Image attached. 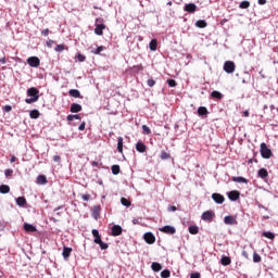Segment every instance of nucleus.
I'll return each instance as SVG.
<instances>
[{"label": "nucleus", "mask_w": 278, "mask_h": 278, "mask_svg": "<svg viewBox=\"0 0 278 278\" xmlns=\"http://www.w3.org/2000/svg\"><path fill=\"white\" fill-rule=\"evenodd\" d=\"M39 94H40V90H38V88L36 87H31L27 89V97H31V98H26L25 103H28V104L36 103V101L40 99Z\"/></svg>", "instance_id": "obj_1"}, {"label": "nucleus", "mask_w": 278, "mask_h": 278, "mask_svg": "<svg viewBox=\"0 0 278 278\" xmlns=\"http://www.w3.org/2000/svg\"><path fill=\"white\" fill-rule=\"evenodd\" d=\"M91 233H92V236H93V238H94V239H93L94 244H99V247H100V249H101L102 251H106V249L110 248V245H109L108 243H104L103 240H101V235H99V230L93 229V230L91 231Z\"/></svg>", "instance_id": "obj_2"}, {"label": "nucleus", "mask_w": 278, "mask_h": 278, "mask_svg": "<svg viewBox=\"0 0 278 278\" xmlns=\"http://www.w3.org/2000/svg\"><path fill=\"white\" fill-rule=\"evenodd\" d=\"M261 155L264 160H270L273 156V150L265 142L261 143Z\"/></svg>", "instance_id": "obj_3"}, {"label": "nucleus", "mask_w": 278, "mask_h": 278, "mask_svg": "<svg viewBox=\"0 0 278 278\" xmlns=\"http://www.w3.org/2000/svg\"><path fill=\"white\" fill-rule=\"evenodd\" d=\"M224 71L231 75V73H236V63L233 61H226L224 63Z\"/></svg>", "instance_id": "obj_4"}, {"label": "nucleus", "mask_w": 278, "mask_h": 278, "mask_svg": "<svg viewBox=\"0 0 278 278\" xmlns=\"http://www.w3.org/2000/svg\"><path fill=\"white\" fill-rule=\"evenodd\" d=\"M201 218L202 220H205V223H212V220L216 218V214L214 213V211H205L202 214Z\"/></svg>", "instance_id": "obj_5"}, {"label": "nucleus", "mask_w": 278, "mask_h": 278, "mask_svg": "<svg viewBox=\"0 0 278 278\" xmlns=\"http://www.w3.org/2000/svg\"><path fill=\"white\" fill-rule=\"evenodd\" d=\"M27 64L31 66V68H38V66H40V59H38V56H30L27 59Z\"/></svg>", "instance_id": "obj_6"}, {"label": "nucleus", "mask_w": 278, "mask_h": 278, "mask_svg": "<svg viewBox=\"0 0 278 278\" xmlns=\"http://www.w3.org/2000/svg\"><path fill=\"white\" fill-rule=\"evenodd\" d=\"M159 230L162 231V233H167L169 236L177 233V229H175V227H173V226H164V227L160 228Z\"/></svg>", "instance_id": "obj_7"}, {"label": "nucleus", "mask_w": 278, "mask_h": 278, "mask_svg": "<svg viewBox=\"0 0 278 278\" xmlns=\"http://www.w3.org/2000/svg\"><path fill=\"white\" fill-rule=\"evenodd\" d=\"M143 239L147 244H155V236L153 235V232H146L143 235Z\"/></svg>", "instance_id": "obj_8"}, {"label": "nucleus", "mask_w": 278, "mask_h": 278, "mask_svg": "<svg viewBox=\"0 0 278 278\" xmlns=\"http://www.w3.org/2000/svg\"><path fill=\"white\" fill-rule=\"evenodd\" d=\"M212 199L213 201H215V203H217L218 205H223V203H225V195L220 194V193H213L212 194Z\"/></svg>", "instance_id": "obj_9"}, {"label": "nucleus", "mask_w": 278, "mask_h": 278, "mask_svg": "<svg viewBox=\"0 0 278 278\" xmlns=\"http://www.w3.org/2000/svg\"><path fill=\"white\" fill-rule=\"evenodd\" d=\"M184 11L188 12L189 14H194V12H197V4L194 3L185 4Z\"/></svg>", "instance_id": "obj_10"}, {"label": "nucleus", "mask_w": 278, "mask_h": 278, "mask_svg": "<svg viewBox=\"0 0 278 278\" xmlns=\"http://www.w3.org/2000/svg\"><path fill=\"white\" fill-rule=\"evenodd\" d=\"M227 195L230 201H238V199H240V191H237V190L229 191Z\"/></svg>", "instance_id": "obj_11"}, {"label": "nucleus", "mask_w": 278, "mask_h": 278, "mask_svg": "<svg viewBox=\"0 0 278 278\" xmlns=\"http://www.w3.org/2000/svg\"><path fill=\"white\" fill-rule=\"evenodd\" d=\"M111 233L112 236L116 237V236H121L123 233V227L118 226V225H114L111 229Z\"/></svg>", "instance_id": "obj_12"}, {"label": "nucleus", "mask_w": 278, "mask_h": 278, "mask_svg": "<svg viewBox=\"0 0 278 278\" xmlns=\"http://www.w3.org/2000/svg\"><path fill=\"white\" fill-rule=\"evenodd\" d=\"M103 29H105V24H96V28H94L96 36H103Z\"/></svg>", "instance_id": "obj_13"}, {"label": "nucleus", "mask_w": 278, "mask_h": 278, "mask_svg": "<svg viewBox=\"0 0 278 278\" xmlns=\"http://www.w3.org/2000/svg\"><path fill=\"white\" fill-rule=\"evenodd\" d=\"M225 225H238V220H236V217L228 215L224 218Z\"/></svg>", "instance_id": "obj_14"}, {"label": "nucleus", "mask_w": 278, "mask_h": 278, "mask_svg": "<svg viewBox=\"0 0 278 278\" xmlns=\"http://www.w3.org/2000/svg\"><path fill=\"white\" fill-rule=\"evenodd\" d=\"M70 97H73L74 99H84V96H81V92L77 89H71L68 91Z\"/></svg>", "instance_id": "obj_15"}, {"label": "nucleus", "mask_w": 278, "mask_h": 278, "mask_svg": "<svg viewBox=\"0 0 278 278\" xmlns=\"http://www.w3.org/2000/svg\"><path fill=\"white\" fill-rule=\"evenodd\" d=\"M136 151H138V153H144L147 151V146L144 144V142L138 141L136 143Z\"/></svg>", "instance_id": "obj_16"}, {"label": "nucleus", "mask_w": 278, "mask_h": 278, "mask_svg": "<svg viewBox=\"0 0 278 278\" xmlns=\"http://www.w3.org/2000/svg\"><path fill=\"white\" fill-rule=\"evenodd\" d=\"M70 112L73 114H77V112H81V104L72 103Z\"/></svg>", "instance_id": "obj_17"}, {"label": "nucleus", "mask_w": 278, "mask_h": 278, "mask_svg": "<svg viewBox=\"0 0 278 278\" xmlns=\"http://www.w3.org/2000/svg\"><path fill=\"white\" fill-rule=\"evenodd\" d=\"M24 230L26 231V233H34V231H36V228L34 225L25 223Z\"/></svg>", "instance_id": "obj_18"}, {"label": "nucleus", "mask_w": 278, "mask_h": 278, "mask_svg": "<svg viewBox=\"0 0 278 278\" xmlns=\"http://www.w3.org/2000/svg\"><path fill=\"white\" fill-rule=\"evenodd\" d=\"M37 184H38L39 186H47V184H48L47 176H45V175H39V176L37 177Z\"/></svg>", "instance_id": "obj_19"}, {"label": "nucleus", "mask_w": 278, "mask_h": 278, "mask_svg": "<svg viewBox=\"0 0 278 278\" xmlns=\"http://www.w3.org/2000/svg\"><path fill=\"white\" fill-rule=\"evenodd\" d=\"M92 216H93V218H96V220H97V218H99V216H101V206H99V205L93 206Z\"/></svg>", "instance_id": "obj_20"}, {"label": "nucleus", "mask_w": 278, "mask_h": 278, "mask_svg": "<svg viewBox=\"0 0 278 278\" xmlns=\"http://www.w3.org/2000/svg\"><path fill=\"white\" fill-rule=\"evenodd\" d=\"M26 204H27V199H25V197H18L16 199V205H18L20 207H25Z\"/></svg>", "instance_id": "obj_21"}, {"label": "nucleus", "mask_w": 278, "mask_h": 278, "mask_svg": "<svg viewBox=\"0 0 278 278\" xmlns=\"http://www.w3.org/2000/svg\"><path fill=\"white\" fill-rule=\"evenodd\" d=\"M232 181H235L236 184H249V180H247V178L242 176H239V177L233 176Z\"/></svg>", "instance_id": "obj_22"}, {"label": "nucleus", "mask_w": 278, "mask_h": 278, "mask_svg": "<svg viewBox=\"0 0 278 278\" xmlns=\"http://www.w3.org/2000/svg\"><path fill=\"white\" fill-rule=\"evenodd\" d=\"M71 253H73V248H63V257L66 260L67 257H71Z\"/></svg>", "instance_id": "obj_23"}, {"label": "nucleus", "mask_w": 278, "mask_h": 278, "mask_svg": "<svg viewBox=\"0 0 278 278\" xmlns=\"http://www.w3.org/2000/svg\"><path fill=\"white\" fill-rule=\"evenodd\" d=\"M198 114L199 116H207V114H210V111H207V108L205 106H200L198 109Z\"/></svg>", "instance_id": "obj_24"}, {"label": "nucleus", "mask_w": 278, "mask_h": 278, "mask_svg": "<svg viewBox=\"0 0 278 278\" xmlns=\"http://www.w3.org/2000/svg\"><path fill=\"white\" fill-rule=\"evenodd\" d=\"M195 27H199L200 29H205V27H207V22H205V20H199L195 22Z\"/></svg>", "instance_id": "obj_25"}, {"label": "nucleus", "mask_w": 278, "mask_h": 278, "mask_svg": "<svg viewBox=\"0 0 278 278\" xmlns=\"http://www.w3.org/2000/svg\"><path fill=\"white\" fill-rule=\"evenodd\" d=\"M151 268L154 273H160V270H162V264L154 262L152 263Z\"/></svg>", "instance_id": "obj_26"}, {"label": "nucleus", "mask_w": 278, "mask_h": 278, "mask_svg": "<svg viewBox=\"0 0 278 278\" xmlns=\"http://www.w3.org/2000/svg\"><path fill=\"white\" fill-rule=\"evenodd\" d=\"M220 264L223 266H229V264H231V257L229 256H223L220 260Z\"/></svg>", "instance_id": "obj_27"}, {"label": "nucleus", "mask_w": 278, "mask_h": 278, "mask_svg": "<svg viewBox=\"0 0 278 278\" xmlns=\"http://www.w3.org/2000/svg\"><path fill=\"white\" fill-rule=\"evenodd\" d=\"M258 177H261V179H266V177H268V170L266 168H261L258 170Z\"/></svg>", "instance_id": "obj_28"}, {"label": "nucleus", "mask_w": 278, "mask_h": 278, "mask_svg": "<svg viewBox=\"0 0 278 278\" xmlns=\"http://www.w3.org/2000/svg\"><path fill=\"white\" fill-rule=\"evenodd\" d=\"M149 47L151 51H157V39H152Z\"/></svg>", "instance_id": "obj_29"}, {"label": "nucleus", "mask_w": 278, "mask_h": 278, "mask_svg": "<svg viewBox=\"0 0 278 278\" xmlns=\"http://www.w3.org/2000/svg\"><path fill=\"white\" fill-rule=\"evenodd\" d=\"M10 192V186L8 185H1L0 186V193L1 194H8Z\"/></svg>", "instance_id": "obj_30"}, {"label": "nucleus", "mask_w": 278, "mask_h": 278, "mask_svg": "<svg viewBox=\"0 0 278 278\" xmlns=\"http://www.w3.org/2000/svg\"><path fill=\"white\" fill-rule=\"evenodd\" d=\"M117 151L118 153H123V137L117 138Z\"/></svg>", "instance_id": "obj_31"}, {"label": "nucleus", "mask_w": 278, "mask_h": 278, "mask_svg": "<svg viewBox=\"0 0 278 278\" xmlns=\"http://www.w3.org/2000/svg\"><path fill=\"white\" fill-rule=\"evenodd\" d=\"M29 116H30V118H40V111L33 110V111H30Z\"/></svg>", "instance_id": "obj_32"}, {"label": "nucleus", "mask_w": 278, "mask_h": 278, "mask_svg": "<svg viewBox=\"0 0 278 278\" xmlns=\"http://www.w3.org/2000/svg\"><path fill=\"white\" fill-rule=\"evenodd\" d=\"M239 8H240L241 10H247V9L251 8V2H249V1H242V2L239 4Z\"/></svg>", "instance_id": "obj_33"}, {"label": "nucleus", "mask_w": 278, "mask_h": 278, "mask_svg": "<svg viewBox=\"0 0 278 278\" xmlns=\"http://www.w3.org/2000/svg\"><path fill=\"white\" fill-rule=\"evenodd\" d=\"M211 97L213 98V99H218L219 101H220V99H223V93H220L219 91H213L212 93H211Z\"/></svg>", "instance_id": "obj_34"}, {"label": "nucleus", "mask_w": 278, "mask_h": 278, "mask_svg": "<svg viewBox=\"0 0 278 278\" xmlns=\"http://www.w3.org/2000/svg\"><path fill=\"white\" fill-rule=\"evenodd\" d=\"M189 233H191L192 236H197V233H199V227L198 226H190L189 227Z\"/></svg>", "instance_id": "obj_35"}, {"label": "nucleus", "mask_w": 278, "mask_h": 278, "mask_svg": "<svg viewBox=\"0 0 278 278\" xmlns=\"http://www.w3.org/2000/svg\"><path fill=\"white\" fill-rule=\"evenodd\" d=\"M121 203H122V205H124L125 207H130V206H131V201H129L127 198H122V199H121Z\"/></svg>", "instance_id": "obj_36"}, {"label": "nucleus", "mask_w": 278, "mask_h": 278, "mask_svg": "<svg viewBox=\"0 0 278 278\" xmlns=\"http://www.w3.org/2000/svg\"><path fill=\"white\" fill-rule=\"evenodd\" d=\"M111 170H112L113 175H118V173H121V166L119 165H113L111 167Z\"/></svg>", "instance_id": "obj_37"}, {"label": "nucleus", "mask_w": 278, "mask_h": 278, "mask_svg": "<svg viewBox=\"0 0 278 278\" xmlns=\"http://www.w3.org/2000/svg\"><path fill=\"white\" fill-rule=\"evenodd\" d=\"M264 238H268V240H275V233L268 231V232H263Z\"/></svg>", "instance_id": "obj_38"}, {"label": "nucleus", "mask_w": 278, "mask_h": 278, "mask_svg": "<svg viewBox=\"0 0 278 278\" xmlns=\"http://www.w3.org/2000/svg\"><path fill=\"white\" fill-rule=\"evenodd\" d=\"M253 262L255 264H258V262H262V256H260V254H257V252L253 253Z\"/></svg>", "instance_id": "obj_39"}, {"label": "nucleus", "mask_w": 278, "mask_h": 278, "mask_svg": "<svg viewBox=\"0 0 278 278\" xmlns=\"http://www.w3.org/2000/svg\"><path fill=\"white\" fill-rule=\"evenodd\" d=\"M169 88H177V81L175 79H167Z\"/></svg>", "instance_id": "obj_40"}, {"label": "nucleus", "mask_w": 278, "mask_h": 278, "mask_svg": "<svg viewBox=\"0 0 278 278\" xmlns=\"http://www.w3.org/2000/svg\"><path fill=\"white\" fill-rule=\"evenodd\" d=\"M161 160H170V153L162 151L161 152Z\"/></svg>", "instance_id": "obj_41"}, {"label": "nucleus", "mask_w": 278, "mask_h": 278, "mask_svg": "<svg viewBox=\"0 0 278 278\" xmlns=\"http://www.w3.org/2000/svg\"><path fill=\"white\" fill-rule=\"evenodd\" d=\"M75 59L78 60V62H86V55L81 53H77Z\"/></svg>", "instance_id": "obj_42"}, {"label": "nucleus", "mask_w": 278, "mask_h": 278, "mask_svg": "<svg viewBox=\"0 0 278 278\" xmlns=\"http://www.w3.org/2000/svg\"><path fill=\"white\" fill-rule=\"evenodd\" d=\"M67 121H81V116L79 115H68Z\"/></svg>", "instance_id": "obj_43"}, {"label": "nucleus", "mask_w": 278, "mask_h": 278, "mask_svg": "<svg viewBox=\"0 0 278 278\" xmlns=\"http://www.w3.org/2000/svg\"><path fill=\"white\" fill-rule=\"evenodd\" d=\"M161 277H162V278H168V277H170V270L164 269V270L161 273Z\"/></svg>", "instance_id": "obj_44"}, {"label": "nucleus", "mask_w": 278, "mask_h": 278, "mask_svg": "<svg viewBox=\"0 0 278 278\" xmlns=\"http://www.w3.org/2000/svg\"><path fill=\"white\" fill-rule=\"evenodd\" d=\"M142 131L143 134H146L147 136L151 135V128H149V126L143 125L142 126Z\"/></svg>", "instance_id": "obj_45"}, {"label": "nucleus", "mask_w": 278, "mask_h": 278, "mask_svg": "<svg viewBox=\"0 0 278 278\" xmlns=\"http://www.w3.org/2000/svg\"><path fill=\"white\" fill-rule=\"evenodd\" d=\"M104 49L105 48L103 46H100L96 50H93L92 53H94V55H99Z\"/></svg>", "instance_id": "obj_46"}, {"label": "nucleus", "mask_w": 278, "mask_h": 278, "mask_svg": "<svg viewBox=\"0 0 278 278\" xmlns=\"http://www.w3.org/2000/svg\"><path fill=\"white\" fill-rule=\"evenodd\" d=\"M147 84H148L149 88H153V86H155V80L153 78H150V79H148Z\"/></svg>", "instance_id": "obj_47"}, {"label": "nucleus", "mask_w": 278, "mask_h": 278, "mask_svg": "<svg viewBox=\"0 0 278 278\" xmlns=\"http://www.w3.org/2000/svg\"><path fill=\"white\" fill-rule=\"evenodd\" d=\"M13 174H14V169H5L4 172L5 177H12Z\"/></svg>", "instance_id": "obj_48"}, {"label": "nucleus", "mask_w": 278, "mask_h": 278, "mask_svg": "<svg viewBox=\"0 0 278 278\" xmlns=\"http://www.w3.org/2000/svg\"><path fill=\"white\" fill-rule=\"evenodd\" d=\"M55 51H64V45H56L54 48Z\"/></svg>", "instance_id": "obj_49"}, {"label": "nucleus", "mask_w": 278, "mask_h": 278, "mask_svg": "<svg viewBox=\"0 0 278 278\" xmlns=\"http://www.w3.org/2000/svg\"><path fill=\"white\" fill-rule=\"evenodd\" d=\"M2 110L3 112H12V106L8 104V105H4Z\"/></svg>", "instance_id": "obj_50"}, {"label": "nucleus", "mask_w": 278, "mask_h": 278, "mask_svg": "<svg viewBox=\"0 0 278 278\" xmlns=\"http://www.w3.org/2000/svg\"><path fill=\"white\" fill-rule=\"evenodd\" d=\"M79 131H84V129H86V122H83L79 127H78Z\"/></svg>", "instance_id": "obj_51"}, {"label": "nucleus", "mask_w": 278, "mask_h": 278, "mask_svg": "<svg viewBox=\"0 0 278 278\" xmlns=\"http://www.w3.org/2000/svg\"><path fill=\"white\" fill-rule=\"evenodd\" d=\"M190 278H201V274H199V273H192V274L190 275Z\"/></svg>", "instance_id": "obj_52"}, {"label": "nucleus", "mask_w": 278, "mask_h": 278, "mask_svg": "<svg viewBox=\"0 0 278 278\" xmlns=\"http://www.w3.org/2000/svg\"><path fill=\"white\" fill-rule=\"evenodd\" d=\"M168 212H177V206L175 205H172V206H168Z\"/></svg>", "instance_id": "obj_53"}, {"label": "nucleus", "mask_w": 278, "mask_h": 278, "mask_svg": "<svg viewBox=\"0 0 278 278\" xmlns=\"http://www.w3.org/2000/svg\"><path fill=\"white\" fill-rule=\"evenodd\" d=\"M81 199H83V201H90V195L89 194H83Z\"/></svg>", "instance_id": "obj_54"}, {"label": "nucleus", "mask_w": 278, "mask_h": 278, "mask_svg": "<svg viewBox=\"0 0 278 278\" xmlns=\"http://www.w3.org/2000/svg\"><path fill=\"white\" fill-rule=\"evenodd\" d=\"M41 35L42 36H49V28H46V29H43L42 31H41Z\"/></svg>", "instance_id": "obj_55"}, {"label": "nucleus", "mask_w": 278, "mask_h": 278, "mask_svg": "<svg viewBox=\"0 0 278 278\" xmlns=\"http://www.w3.org/2000/svg\"><path fill=\"white\" fill-rule=\"evenodd\" d=\"M62 157L60 155L53 156V162H61Z\"/></svg>", "instance_id": "obj_56"}, {"label": "nucleus", "mask_w": 278, "mask_h": 278, "mask_svg": "<svg viewBox=\"0 0 278 278\" xmlns=\"http://www.w3.org/2000/svg\"><path fill=\"white\" fill-rule=\"evenodd\" d=\"M242 116H244L245 118H249V116H250L249 111H243L242 112Z\"/></svg>", "instance_id": "obj_57"}, {"label": "nucleus", "mask_w": 278, "mask_h": 278, "mask_svg": "<svg viewBox=\"0 0 278 278\" xmlns=\"http://www.w3.org/2000/svg\"><path fill=\"white\" fill-rule=\"evenodd\" d=\"M135 68H137V71H144V67L140 64V65H137L135 66Z\"/></svg>", "instance_id": "obj_58"}, {"label": "nucleus", "mask_w": 278, "mask_h": 278, "mask_svg": "<svg viewBox=\"0 0 278 278\" xmlns=\"http://www.w3.org/2000/svg\"><path fill=\"white\" fill-rule=\"evenodd\" d=\"M260 5H266V0H258Z\"/></svg>", "instance_id": "obj_59"}, {"label": "nucleus", "mask_w": 278, "mask_h": 278, "mask_svg": "<svg viewBox=\"0 0 278 278\" xmlns=\"http://www.w3.org/2000/svg\"><path fill=\"white\" fill-rule=\"evenodd\" d=\"M10 162H11V164H14V162H16V156H12Z\"/></svg>", "instance_id": "obj_60"}, {"label": "nucleus", "mask_w": 278, "mask_h": 278, "mask_svg": "<svg viewBox=\"0 0 278 278\" xmlns=\"http://www.w3.org/2000/svg\"><path fill=\"white\" fill-rule=\"evenodd\" d=\"M5 62H7V61H5V56H3L2 59H0V63H1V64H5Z\"/></svg>", "instance_id": "obj_61"}, {"label": "nucleus", "mask_w": 278, "mask_h": 278, "mask_svg": "<svg viewBox=\"0 0 278 278\" xmlns=\"http://www.w3.org/2000/svg\"><path fill=\"white\" fill-rule=\"evenodd\" d=\"M243 257H245L247 260H249V255L247 254V252L242 253Z\"/></svg>", "instance_id": "obj_62"}, {"label": "nucleus", "mask_w": 278, "mask_h": 278, "mask_svg": "<svg viewBox=\"0 0 278 278\" xmlns=\"http://www.w3.org/2000/svg\"><path fill=\"white\" fill-rule=\"evenodd\" d=\"M167 5H173V1L167 2Z\"/></svg>", "instance_id": "obj_63"}, {"label": "nucleus", "mask_w": 278, "mask_h": 278, "mask_svg": "<svg viewBox=\"0 0 278 278\" xmlns=\"http://www.w3.org/2000/svg\"><path fill=\"white\" fill-rule=\"evenodd\" d=\"M132 223H134V225H136V223H137L136 219H134Z\"/></svg>", "instance_id": "obj_64"}]
</instances>
